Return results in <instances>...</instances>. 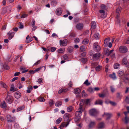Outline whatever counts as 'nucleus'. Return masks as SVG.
<instances>
[{
  "instance_id": "39448f33",
  "label": "nucleus",
  "mask_w": 129,
  "mask_h": 129,
  "mask_svg": "<svg viewBox=\"0 0 129 129\" xmlns=\"http://www.w3.org/2000/svg\"><path fill=\"white\" fill-rule=\"evenodd\" d=\"M93 49L96 51H99L100 50V47L97 43H94L93 45Z\"/></svg>"
},
{
  "instance_id": "20e7f679",
  "label": "nucleus",
  "mask_w": 129,
  "mask_h": 129,
  "mask_svg": "<svg viewBox=\"0 0 129 129\" xmlns=\"http://www.w3.org/2000/svg\"><path fill=\"white\" fill-rule=\"evenodd\" d=\"M89 113L90 115L95 116L97 114L98 112L95 109H92L89 110Z\"/></svg>"
},
{
  "instance_id": "774afa93",
  "label": "nucleus",
  "mask_w": 129,
  "mask_h": 129,
  "mask_svg": "<svg viewBox=\"0 0 129 129\" xmlns=\"http://www.w3.org/2000/svg\"><path fill=\"white\" fill-rule=\"evenodd\" d=\"M41 9V8L39 6L36 7L35 8V10L36 11L38 12Z\"/></svg>"
},
{
  "instance_id": "bb28decb",
  "label": "nucleus",
  "mask_w": 129,
  "mask_h": 129,
  "mask_svg": "<svg viewBox=\"0 0 129 129\" xmlns=\"http://www.w3.org/2000/svg\"><path fill=\"white\" fill-rule=\"evenodd\" d=\"M122 120L125 123L127 124L128 122L129 119L127 117H125L124 119H123Z\"/></svg>"
},
{
  "instance_id": "c756f323",
  "label": "nucleus",
  "mask_w": 129,
  "mask_h": 129,
  "mask_svg": "<svg viewBox=\"0 0 129 129\" xmlns=\"http://www.w3.org/2000/svg\"><path fill=\"white\" fill-rule=\"evenodd\" d=\"M95 121H91L89 124V126L90 127H91L95 126Z\"/></svg>"
},
{
  "instance_id": "423d86ee",
  "label": "nucleus",
  "mask_w": 129,
  "mask_h": 129,
  "mask_svg": "<svg viewBox=\"0 0 129 129\" xmlns=\"http://www.w3.org/2000/svg\"><path fill=\"white\" fill-rule=\"evenodd\" d=\"M11 8L10 7H8L4 8L3 9L2 13L3 14H5L7 12H10Z\"/></svg>"
},
{
  "instance_id": "8fccbe9b",
  "label": "nucleus",
  "mask_w": 129,
  "mask_h": 129,
  "mask_svg": "<svg viewBox=\"0 0 129 129\" xmlns=\"http://www.w3.org/2000/svg\"><path fill=\"white\" fill-rule=\"evenodd\" d=\"M37 82L39 84L42 83L43 82V79L42 78H39L38 79Z\"/></svg>"
},
{
  "instance_id": "5701e85b",
  "label": "nucleus",
  "mask_w": 129,
  "mask_h": 129,
  "mask_svg": "<svg viewBox=\"0 0 129 129\" xmlns=\"http://www.w3.org/2000/svg\"><path fill=\"white\" fill-rule=\"evenodd\" d=\"M110 77L113 79H115L116 78V77L115 75V73H113V74L109 75Z\"/></svg>"
},
{
  "instance_id": "37998d69",
  "label": "nucleus",
  "mask_w": 129,
  "mask_h": 129,
  "mask_svg": "<svg viewBox=\"0 0 129 129\" xmlns=\"http://www.w3.org/2000/svg\"><path fill=\"white\" fill-rule=\"evenodd\" d=\"M57 4V2L56 1H53L51 2V4L52 6H55Z\"/></svg>"
},
{
  "instance_id": "aec40b11",
  "label": "nucleus",
  "mask_w": 129,
  "mask_h": 129,
  "mask_svg": "<svg viewBox=\"0 0 129 129\" xmlns=\"http://www.w3.org/2000/svg\"><path fill=\"white\" fill-rule=\"evenodd\" d=\"M105 124L103 122H101L99 123L98 128H102L105 126Z\"/></svg>"
},
{
  "instance_id": "f257e3e1",
  "label": "nucleus",
  "mask_w": 129,
  "mask_h": 129,
  "mask_svg": "<svg viewBox=\"0 0 129 129\" xmlns=\"http://www.w3.org/2000/svg\"><path fill=\"white\" fill-rule=\"evenodd\" d=\"M85 102L84 100H81L80 101L79 107L75 113L76 117L75 119V120L76 121H78L81 118V116L82 115V112L83 111L84 109L83 107V105L84 104Z\"/></svg>"
},
{
  "instance_id": "4d7b16f0",
  "label": "nucleus",
  "mask_w": 129,
  "mask_h": 129,
  "mask_svg": "<svg viewBox=\"0 0 129 129\" xmlns=\"http://www.w3.org/2000/svg\"><path fill=\"white\" fill-rule=\"evenodd\" d=\"M102 67L101 66H98L95 68L96 70L97 71H99L100 70Z\"/></svg>"
},
{
  "instance_id": "412c9836",
  "label": "nucleus",
  "mask_w": 129,
  "mask_h": 129,
  "mask_svg": "<svg viewBox=\"0 0 129 129\" xmlns=\"http://www.w3.org/2000/svg\"><path fill=\"white\" fill-rule=\"evenodd\" d=\"M15 96L16 98H19L21 97V93L19 91L15 93Z\"/></svg>"
},
{
  "instance_id": "680f3d73",
  "label": "nucleus",
  "mask_w": 129,
  "mask_h": 129,
  "mask_svg": "<svg viewBox=\"0 0 129 129\" xmlns=\"http://www.w3.org/2000/svg\"><path fill=\"white\" fill-rule=\"evenodd\" d=\"M19 28L20 29H22L23 27V25L22 24L21 22H20L19 23Z\"/></svg>"
},
{
  "instance_id": "2f4dec72",
  "label": "nucleus",
  "mask_w": 129,
  "mask_h": 129,
  "mask_svg": "<svg viewBox=\"0 0 129 129\" xmlns=\"http://www.w3.org/2000/svg\"><path fill=\"white\" fill-rule=\"evenodd\" d=\"M89 42V40L87 39H85L82 41V44H87Z\"/></svg>"
},
{
  "instance_id": "ea45409f",
  "label": "nucleus",
  "mask_w": 129,
  "mask_h": 129,
  "mask_svg": "<svg viewBox=\"0 0 129 129\" xmlns=\"http://www.w3.org/2000/svg\"><path fill=\"white\" fill-rule=\"evenodd\" d=\"M94 37L96 39H99L100 37L99 34L98 33H96L94 34Z\"/></svg>"
},
{
  "instance_id": "0eeeda50",
  "label": "nucleus",
  "mask_w": 129,
  "mask_h": 129,
  "mask_svg": "<svg viewBox=\"0 0 129 129\" xmlns=\"http://www.w3.org/2000/svg\"><path fill=\"white\" fill-rule=\"evenodd\" d=\"M121 8L120 7H118L117 8L116 10V12L117 13V16L116 17V19H117L118 22L119 23L120 20L118 19L120 15V12Z\"/></svg>"
},
{
  "instance_id": "6e6d98bb",
  "label": "nucleus",
  "mask_w": 129,
  "mask_h": 129,
  "mask_svg": "<svg viewBox=\"0 0 129 129\" xmlns=\"http://www.w3.org/2000/svg\"><path fill=\"white\" fill-rule=\"evenodd\" d=\"M50 106H52L54 104V101L52 100H50L49 102Z\"/></svg>"
},
{
  "instance_id": "e433bc0d",
  "label": "nucleus",
  "mask_w": 129,
  "mask_h": 129,
  "mask_svg": "<svg viewBox=\"0 0 129 129\" xmlns=\"http://www.w3.org/2000/svg\"><path fill=\"white\" fill-rule=\"evenodd\" d=\"M20 69L21 70H22V73H26L28 71V70H25V68L24 67H21L20 68Z\"/></svg>"
},
{
  "instance_id": "1a4fd4ad",
  "label": "nucleus",
  "mask_w": 129,
  "mask_h": 129,
  "mask_svg": "<svg viewBox=\"0 0 129 129\" xmlns=\"http://www.w3.org/2000/svg\"><path fill=\"white\" fill-rule=\"evenodd\" d=\"M67 40L66 39H65L63 41L60 40L59 43L60 45H62L63 46H66L67 44Z\"/></svg>"
},
{
  "instance_id": "49530a36",
  "label": "nucleus",
  "mask_w": 129,
  "mask_h": 129,
  "mask_svg": "<svg viewBox=\"0 0 129 129\" xmlns=\"http://www.w3.org/2000/svg\"><path fill=\"white\" fill-rule=\"evenodd\" d=\"M44 67L45 69L44 70H45L46 69V68L45 67H41L39 68L36 69H35V70L34 71V72L35 73L36 72H38L39 71V70L41 69L42 68Z\"/></svg>"
},
{
  "instance_id": "dca6fc26",
  "label": "nucleus",
  "mask_w": 129,
  "mask_h": 129,
  "mask_svg": "<svg viewBox=\"0 0 129 129\" xmlns=\"http://www.w3.org/2000/svg\"><path fill=\"white\" fill-rule=\"evenodd\" d=\"M62 12V10L61 9L59 8H57L56 10V13L58 15H60Z\"/></svg>"
},
{
  "instance_id": "e2e57ef3",
  "label": "nucleus",
  "mask_w": 129,
  "mask_h": 129,
  "mask_svg": "<svg viewBox=\"0 0 129 129\" xmlns=\"http://www.w3.org/2000/svg\"><path fill=\"white\" fill-rule=\"evenodd\" d=\"M4 68L6 70H8L9 69V67L6 64H5L3 66Z\"/></svg>"
},
{
  "instance_id": "ddd939ff",
  "label": "nucleus",
  "mask_w": 129,
  "mask_h": 129,
  "mask_svg": "<svg viewBox=\"0 0 129 129\" xmlns=\"http://www.w3.org/2000/svg\"><path fill=\"white\" fill-rule=\"evenodd\" d=\"M104 115H105L106 117L107 120L109 119L112 116V114L111 113H104L103 115V116H104Z\"/></svg>"
},
{
  "instance_id": "6ab92c4d",
  "label": "nucleus",
  "mask_w": 129,
  "mask_h": 129,
  "mask_svg": "<svg viewBox=\"0 0 129 129\" xmlns=\"http://www.w3.org/2000/svg\"><path fill=\"white\" fill-rule=\"evenodd\" d=\"M69 124V122H67V123L66 124L65 122H63L60 125V128L61 129H62L65 126L66 127Z\"/></svg>"
},
{
  "instance_id": "79ce46f5",
  "label": "nucleus",
  "mask_w": 129,
  "mask_h": 129,
  "mask_svg": "<svg viewBox=\"0 0 129 129\" xmlns=\"http://www.w3.org/2000/svg\"><path fill=\"white\" fill-rule=\"evenodd\" d=\"M110 40V38H108L105 39L104 40V44L106 45L109 42Z\"/></svg>"
},
{
  "instance_id": "9d476101",
  "label": "nucleus",
  "mask_w": 129,
  "mask_h": 129,
  "mask_svg": "<svg viewBox=\"0 0 129 129\" xmlns=\"http://www.w3.org/2000/svg\"><path fill=\"white\" fill-rule=\"evenodd\" d=\"M100 53L99 52H97L93 55V58L94 60H96L100 57Z\"/></svg>"
},
{
  "instance_id": "2eb2a0df",
  "label": "nucleus",
  "mask_w": 129,
  "mask_h": 129,
  "mask_svg": "<svg viewBox=\"0 0 129 129\" xmlns=\"http://www.w3.org/2000/svg\"><path fill=\"white\" fill-rule=\"evenodd\" d=\"M35 21L34 19L31 22V26L33 27L32 28V30L33 31H34L37 28V27L36 26H35Z\"/></svg>"
},
{
  "instance_id": "cd10ccee",
  "label": "nucleus",
  "mask_w": 129,
  "mask_h": 129,
  "mask_svg": "<svg viewBox=\"0 0 129 129\" xmlns=\"http://www.w3.org/2000/svg\"><path fill=\"white\" fill-rule=\"evenodd\" d=\"M122 62L124 65H126L128 63V61L127 58L126 57H125L123 58L122 59Z\"/></svg>"
},
{
  "instance_id": "c9c22d12",
  "label": "nucleus",
  "mask_w": 129,
  "mask_h": 129,
  "mask_svg": "<svg viewBox=\"0 0 129 129\" xmlns=\"http://www.w3.org/2000/svg\"><path fill=\"white\" fill-rule=\"evenodd\" d=\"M14 85L13 84L12 85L10 90L11 91H13V92L16 91L17 90L16 89H14Z\"/></svg>"
},
{
  "instance_id": "7c9ffc66",
  "label": "nucleus",
  "mask_w": 129,
  "mask_h": 129,
  "mask_svg": "<svg viewBox=\"0 0 129 129\" xmlns=\"http://www.w3.org/2000/svg\"><path fill=\"white\" fill-rule=\"evenodd\" d=\"M64 48H62L59 49L58 50V52L59 53H62L64 52Z\"/></svg>"
},
{
  "instance_id": "338daca9",
  "label": "nucleus",
  "mask_w": 129,
  "mask_h": 129,
  "mask_svg": "<svg viewBox=\"0 0 129 129\" xmlns=\"http://www.w3.org/2000/svg\"><path fill=\"white\" fill-rule=\"evenodd\" d=\"M110 103L113 106H115L116 105V104L114 102L110 101Z\"/></svg>"
},
{
  "instance_id": "393cba45",
  "label": "nucleus",
  "mask_w": 129,
  "mask_h": 129,
  "mask_svg": "<svg viewBox=\"0 0 129 129\" xmlns=\"http://www.w3.org/2000/svg\"><path fill=\"white\" fill-rule=\"evenodd\" d=\"M81 92V90L78 88H76L74 89V93L76 94H79Z\"/></svg>"
},
{
  "instance_id": "f704fd0d",
  "label": "nucleus",
  "mask_w": 129,
  "mask_h": 129,
  "mask_svg": "<svg viewBox=\"0 0 129 129\" xmlns=\"http://www.w3.org/2000/svg\"><path fill=\"white\" fill-rule=\"evenodd\" d=\"M32 86H29L28 87V89L27 90V93H29L30 92L31 90H32Z\"/></svg>"
},
{
  "instance_id": "09e8293b",
  "label": "nucleus",
  "mask_w": 129,
  "mask_h": 129,
  "mask_svg": "<svg viewBox=\"0 0 129 129\" xmlns=\"http://www.w3.org/2000/svg\"><path fill=\"white\" fill-rule=\"evenodd\" d=\"M80 50L81 52L84 51L86 50V48L84 46H82L80 47Z\"/></svg>"
},
{
  "instance_id": "473e14b6",
  "label": "nucleus",
  "mask_w": 129,
  "mask_h": 129,
  "mask_svg": "<svg viewBox=\"0 0 129 129\" xmlns=\"http://www.w3.org/2000/svg\"><path fill=\"white\" fill-rule=\"evenodd\" d=\"M62 104V102L60 101H58L55 104V105L56 106L59 107L61 106Z\"/></svg>"
},
{
  "instance_id": "9b49d317",
  "label": "nucleus",
  "mask_w": 129,
  "mask_h": 129,
  "mask_svg": "<svg viewBox=\"0 0 129 129\" xmlns=\"http://www.w3.org/2000/svg\"><path fill=\"white\" fill-rule=\"evenodd\" d=\"M15 33L11 31H10L8 34L7 35L8 36V39L11 40L14 36Z\"/></svg>"
},
{
  "instance_id": "69168bd1",
  "label": "nucleus",
  "mask_w": 129,
  "mask_h": 129,
  "mask_svg": "<svg viewBox=\"0 0 129 129\" xmlns=\"http://www.w3.org/2000/svg\"><path fill=\"white\" fill-rule=\"evenodd\" d=\"M99 95L100 97L103 98L105 96V94H99Z\"/></svg>"
},
{
  "instance_id": "13d9d810",
  "label": "nucleus",
  "mask_w": 129,
  "mask_h": 129,
  "mask_svg": "<svg viewBox=\"0 0 129 129\" xmlns=\"http://www.w3.org/2000/svg\"><path fill=\"white\" fill-rule=\"evenodd\" d=\"M101 8L102 10H105L106 9V6L104 5H102L101 6Z\"/></svg>"
},
{
  "instance_id": "a878e982",
  "label": "nucleus",
  "mask_w": 129,
  "mask_h": 129,
  "mask_svg": "<svg viewBox=\"0 0 129 129\" xmlns=\"http://www.w3.org/2000/svg\"><path fill=\"white\" fill-rule=\"evenodd\" d=\"M104 52L105 54L107 55V56L110 55L109 51V50L107 48H105L104 49Z\"/></svg>"
},
{
  "instance_id": "4468645a",
  "label": "nucleus",
  "mask_w": 129,
  "mask_h": 129,
  "mask_svg": "<svg viewBox=\"0 0 129 129\" xmlns=\"http://www.w3.org/2000/svg\"><path fill=\"white\" fill-rule=\"evenodd\" d=\"M114 50L112 49L109 51V54L110 55V57L112 58H113L115 57V53L113 52Z\"/></svg>"
},
{
  "instance_id": "72a5a7b5",
  "label": "nucleus",
  "mask_w": 129,
  "mask_h": 129,
  "mask_svg": "<svg viewBox=\"0 0 129 129\" xmlns=\"http://www.w3.org/2000/svg\"><path fill=\"white\" fill-rule=\"evenodd\" d=\"M64 120L65 121H67L69 119L68 115L66 114H65L63 117Z\"/></svg>"
},
{
  "instance_id": "603ef678",
  "label": "nucleus",
  "mask_w": 129,
  "mask_h": 129,
  "mask_svg": "<svg viewBox=\"0 0 129 129\" xmlns=\"http://www.w3.org/2000/svg\"><path fill=\"white\" fill-rule=\"evenodd\" d=\"M80 40L79 38H76L75 39L74 41V42L75 43L77 44L79 43L80 42Z\"/></svg>"
},
{
  "instance_id": "0e129e2a",
  "label": "nucleus",
  "mask_w": 129,
  "mask_h": 129,
  "mask_svg": "<svg viewBox=\"0 0 129 129\" xmlns=\"http://www.w3.org/2000/svg\"><path fill=\"white\" fill-rule=\"evenodd\" d=\"M110 87L111 91L112 92H114L115 90L114 88L112 86H110Z\"/></svg>"
},
{
  "instance_id": "5fc2aeb1",
  "label": "nucleus",
  "mask_w": 129,
  "mask_h": 129,
  "mask_svg": "<svg viewBox=\"0 0 129 129\" xmlns=\"http://www.w3.org/2000/svg\"><path fill=\"white\" fill-rule=\"evenodd\" d=\"M116 96L119 99H120L122 96V95H121L120 94V93L119 92H118L117 93Z\"/></svg>"
},
{
  "instance_id": "f03ea898",
  "label": "nucleus",
  "mask_w": 129,
  "mask_h": 129,
  "mask_svg": "<svg viewBox=\"0 0 129 129\" xmlns=\"http://www.w3.org/2000/svg\"><path fill=\"white\" fill-rule=\"evenodd\" d=\"M119 51L120 52L124 53L127 52L128 49L125 46H121L119 47Z\"/></svg>"
},
{
  "instance_id": "c03bdc74",
  "label": "nucleus",
  "mask_w": 129,
  "mask_h": 129,
  "mask_svg": "<svg viewBox=\"0 0 129 129\" xmlns=\"http://www.w3.org/2000/svg\"><path fill=\"white\" fill-rule=\"evenodd\" d=\"M62 119L61 118H59L56 121V124L59 123L61 121Z\"/></svg>"
},
{
  "instance_id": "3c124183",
  "label": "nucleus",
  "mask_w": 129,
  "mask_h": 129,
  "mask_svg": "<svg viewBox=\"0 0 129 129\" xmlns=\"http://www.w3.org/2000/svg\"><path fill=\"white\" fill-rule=\"evenodd\" d=\"M39 101L41 102H43L45 101V99L43 97H40L38 99Z\"/></svg>"
},
{
  "instance_id": "4c0bfd02",
  "label": "nucleus",
  "mask_w": 129,
  "mask_h": 129,
  "mask_svg": "<svg viewBox=\"0 0 129 129\" xmlns=\"http://www.w3.org/2000/svg\"><path fill=\"white\" fill-rule=\"evenodd\" d=\"M1 106L2 108H5L6 107V103L5 101H4L1 104Z\"/></svg>"
},
{
  "instance_id": "a19ab883",
  "label": "nucleus",
  "mask_w": 129,
  "mask_h": 129,
  "mask_svg": "<svg viewBox=\"0 0 129 129\" xmlns=\"http://www.w3.org/2000/svg\"><path fill=\"white\" fill-rule=\"evenodd\" d=\"M120 66V64L119 63H116L114 64V67L115 69H118Z\"/></svg>"
},
{
  "instance_id": "f3484780",
  "label": "nucleus",
  "mask_w": 129,
  "mask_h": 129,
  "mask_svg": "<svg viewBox=\"0 0 129 129\" xmlns=\"http://www.w3.org/2000/svg\"><path fill=\"white\" fill-rule=\"evenodd\" d=\"M83 27V25L82 23H79L77 24L76 25V28L78 30H80L82 29Z\"/></svg>"
},
{
  "instance_id": "b1692460",
  "label": "nucleus",
  "mask_w": 129,
  "mask_h": 129,
  "mask_svg": "<svg viewBox=\"0 0 129 129\" xmlns=\"http://www.w3.org/2000/svg\"><path fill=\"white\" fill-rule=\"evenodd\" d=\"M96 27V24L95 22L94 21H92L91 22V28L93 29H95Z\"/></svg>"
},
{
  "instance_id": "a211bd4d",
  "label": "nucleus",
  "mask_w": 129,
  "mask_h": 129,
  "mask_svg": "<svg viewBox=\"0 0 129 129\" xmlns=\"http://www.w3.org/2000/svg\"><path fill=\"white\" fill-rule=\"evenodd\" d=\"M26 39L25 42L27 43H29L33 40L32 37H30L28 35L26 37Z\"/></svg>"
},
{
  "instance_id": "864d4df0",
  "label": "nucleus",
  "mask_w": 129,
  "mask_h": 129,
  "mask_svg": "<svg viewBox=\"0 0 129 129\" xmlns=\"http://www.w3.org/2000/svg\"><path fill=\"white\" fill-rule=\"evenodd\" d=\"M81 61L83 63H85L87 61V59L85 58H84L81 59Z\"/></svg>"
},
{
  "instance_id": "f8f14e48",
  "label": "nucleus",
  "mask_w": 129,
  "mask_h": 129,
  "mask_svg": "<svg viewBox=\"0 0 129 129\" xmlns=\"http://www.w3.org/2000/svg\"><path fill=\"white\" fill-rule=\"evenodd\" d=\"M68 89L67 88H61L60 89L58 92L59 94H60L61 93H65L68 91Z\"/></svg>"
},
{
  "instance_id": "052dcab7",
  "label": "nucleus",
  "mask_w": 129,
  "mask_h": 129,
  "mask_svg": "<svg viewBox=\"0 0 129 129\" xmlns=\"http://www.w3.org/2000/svg\"><path fill=\"white\" fill-rule=\"evenodd\" d=\"M107 14L105 12L104 13V14H101V16L102 18H104L106 17Z\"/></svg>"
},
{
  "instance_id": "a18cd8bd",
  "label": "nucleus",
  "mask_w": 129,
  "mask_h": 129,
  "mask_svg": "<svg viewBox=\"0 0 129 129\" xmlns=\"http://www.w3.org/2000/svg\"><path fill=\"white\" fill-rule=\"evenodd\" d=\"M73 107L72 106H70L67 108V111L68 112H71L72 110Z\"/></svg>"
},
{
  "instance_id": "de8ad7c7",
  "label": "nucleus",
  "mask_w": 129,
  "mask_h": 129,
  "mask_svg": "<svg viewBox=\"0 0 129 129\" xmlns=\"http://www.w3.org/2000/svg\"><path fill=\"white\" fill-rule=\"evenodd\" d=\"M84 84L86 86H88L90 85V83L88 82V79H87L84 82Z\"/></svg>"
},
{
  "instance_id": "58836bf2",
  "label": "nucleus",
  "mask_w": 129,
  "mask_h": 129,
  "mask_svg": "<svg viewBox=\"0 0 129 129\" xmlns=\"http://www.w3.org/2000/svg\"><path fill=\"white\" fill-rule=\"evenodd\" d=\"M73 47L71 46H69L68 48V50L69 53L72 52L73 51Z\"/></svg>"
},
{
  "instance_id": "bf43d9fd",
  "label": "nucleus",
  "mask_w": 129,
  "mask_h": 129,
  "mask_svg": "<svg viewBox=\"0 0 129 129\" xmlns=\"http://www.w3.org/2000/svg\"><path fill=\"white\" fill-rule=\"evenodd\" d=\"M24 108V106H22L21 107H20L17 108V110L18 111H20L21 110H23Z\"/></svg>"
},
{
  "instance_id": "7ed1b4c3",
  "label": "nucleus",
  "mask_w": 129,
  "mask_h": 129,
  "mask_svg": "<svg viewBox=\"0 0 129 129\" xmlns=\"http://www.w3.org/2000/svg\"><path fill=\"white\" fill-rule=\"evenodd\" d=\"M6 118L7 121L8 122H14L15 121V118L12 117L10 115H7L6 116Z\"/></svg>"
},
{
  "instance_id": "c85d7f7f",
  "label": "nucleus",
  "mask_w": 129,
  "mask_h": 129,
  "mask_svg": "<svg viewBox=\"0 0 129 129\" xmlns=\"http://www.w3.org/2000/svg\"><path fill=\"white\" fill-rule=\"evenodd\" d=\"M118 74L119 76L121 77L124 74V72L123 71L120 70L118 71Z\"/></svg>"
},
{
  "instance_id": "6e6552de",
  "label": "nucleus",
  "mask_w": 129,
  "mask_h": 129,
  "mask_svg": "<svg viewBox=\"0 0 129 129\" xmlns=\"http://www.w3.org/2000/svg\"><path fill=\"white\" fill-rule=\"evenodd\" d=\"M6 100L9 103H11L13 101L12 96L9 95H8L6 98Z\"/></svg>"
},
{
  "instance_id": "4be33fe9",
  "label": "nucleus",
  "mask_w": 129,
  "mask_h": 129,
  "mask_svg": "<svg viewBox=\"0 0 129 129\" xmlns=\"http://www.w3.org/2000/svg\"><path fill=\"white\" fill-rule=\"evenodd\" d=\"M103 101L100 99H98L96 100L95 103V105L99 104L100 105H102L103 103Z\"/></svg>"
}]
</instances>
